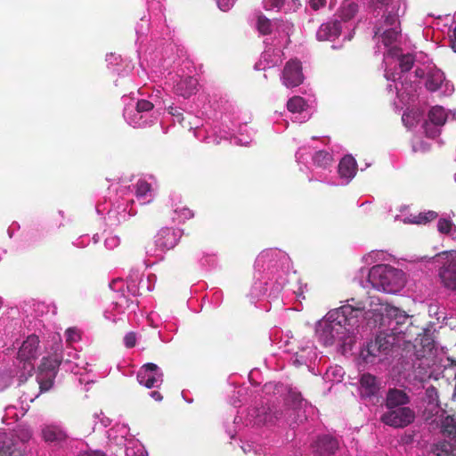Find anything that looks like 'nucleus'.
I'll return each instance as SVG.
<instances>
[{
  "label": "nucleus",
  "instance_id": "obj_31",
  "mask_svg": "<svg viewBox=\"0 0 456 456\" xmlns=\"http://www.w3.org/2000/svg\"><path fill=\"white\" fill-rule=\"evenodd\" d=\"M305 101L301 96H293L287 102V109L293 113H300L305 110Z\"/></svg>",
  "mask_w": 456,
  "mask_h": 456
},
{
  "label": "nucleus",
  "instance_id": "obj_14",
  "mask_svg": "<svg viewBox=\"0 0 456 456\" xmlns=\"http://www.w3.org/2000/svg\"><path fill=\"white\" fill-rule=\"evenodd\" d=\"M39 338L36 335H30L22 343L18 352V359L23 362L24 364H29L30 368L33 369V365L30 363L32 360L37 359L38 353Z\"/></svg>",
  "mask_w": 456,
  "mask_h": 456
},
{
  "label": "nucleus",
  "instance_id": "obj_21",
  "mask_svg": "<svg viewBox=\"0 0 456 456\" xmlns=\"http://www.w3.org/2000/svg\"><path fill=\"white\" fill-rule=\"evenodd\" d=\"M356 173V162L353 157H344L338 164V174L341 177L350 179Z\"/></svg>",
  "mask_w": 456,
  "mask_h": 456
},
{
  "label": "nucleus",
  "instance_id": "obj_17",
  "mask_svg": "<svg viewBox=\"0 0 456 456\" xmlns=\"http://www.w3.org/2000/svg\"><path fill=\"white\" fill-rule=\"evenodd\" d=\"M379 391V384L375 376L364 373L360 379V393L363 398H371Z\"/></svg>",
  "mask_w": 456,
  "mask_h": 456
},
{
  "label": "nucleus",
  "instance_id": "obj_27",
  "mask_svg": "<svg viewBox=\"0 0 456 456\" xmlns=\"http://www.w3.org/2000/svg\"><path fill=\"white\" fill-rule=\"evenodd\" d=\"M441 431L451 438L456 437V417L448 415L442 421Z\"/></svg>",
  "mask_w": 456,
  "mask_h": 456
},
{
  "label": "nucleus",
  "instance_id": "obj_13",
  "mask_svg": "<svg viewBox=\"0 0 456 456\" xmlns=\"http://www.w3.org/2000/svg\"><path fill=\"white\" fill-rule=\"evenodd\" d=\"M181 237V230L165 227L155 236V244L162 251L169 250L176 246Z\"/></svg>",
  "mask_w": 456,
  "mask_h": 456
},
{
  "label": "nucleus",
  "instance_id": "obj_34",
  "mask_svg": "<svg viewBox=\"0 0 456 456\" xmlns=\"http://www.w3.org/2000/svg\"><path fill=\"white\" fill-rule=\"evenodd\" d=\"M257 29L262 35H270L273 31L272 22L264 15L257 18Z\"/></svg>",
  "mask_w": 456,
  "mask_h": 456
},
{
  "label": "nucleus",
  "instance_id": "obj_19",
  "mask_svg": "<svg viewBox=\"0 0 456 456\" xmlns=\"http://www.w3.org/2000/svg\"><path fill=\"white\" fill-rule=\"evenodd\" d=\"M198 80L193 77L181 78L175 86V93L183 98H189L197 91Z\"/></svg>",
  "mask_w": 456,
  "mask_h": 456
},
{
  "label": "nucleus",
  "instance_id": "obj_44",
  "mask_svg": "<svg viewBox=\"0 0 456 456\" xmlns=\"http://www.w3.org/2000/svg\"><path fill=\"white\" fill-rule=\"evenodd\" d=\"M289 399L293 403L294 406L300 404L303 401L302 395L300 393L293 391L289 392Z\"/></svg>",
  "mask_w": 456,
  "mask_h": 456
},
{
  "label": "nucleus",
  "instance_id": "obj_8",
  "mask_svg": "<svg viewBox=\"0 0 456 456\" xmlns=\"http://www.w3.org/2000/svg\"><path fill=\"white\" fill-rule=\"evenodd\" d=\"M415 419V412L409 407L389 409L380 417L381 422L395 428H403L411 424Z\"/></svg>",
  "mask_w": 456,
  "mask_h": 456
},
{
  "label": "nucleus",
  "instance_id": "obj_48",
  "mask_svg": "<svg viewBox=\"0 0 456 456\" xmlns=\"http://www.w3.org/2000/svg\"><path fill=\"white\" fill-rule=\"evenodd\" d=\"M151 396L155 399L156 401H161L163 399L162 395L158 391H152L151 393Z\"/></svg>",
  "mask_w": 456,
  "mask_h": 456
},
{
  "label": "nucleus",
  "instance_id": "obj_12",
  "mask_svg": "<svg viewBox=\"0 0 456 456\" xmlns=\"http://www.w3.org/2000/svg\"><path fill=\"white\" fill-rule=\"evenodd\" d=\"M254 411L256 413V424L257 425L273 426L283 417L282 409L274 404L262 406Z\"/></svg>",
  "mask_w": 456,
  "mask_h": 456
},
{
  "label": "nucleus",
  "instance_id": "obj_46",
  "mask_svg": "<svg viewBox=\"0 0 456 456\" xmlns=\"http://www.w3.org/2000/svg\"><path fill=\"white\" fill-rule=\"evenodd\" d=\"M77 338H78V334L77 330L73 328H69L66 330V340L69 343L74 342L77 340Z\"/></svg>",
  "mask_w": 456,
  "mask_h": 456
},
{
  "label": "nucleus",
  "instance_id": "obj_30",
  "mask_svg": "<svg viewBox=\"0 0 456 456\" xmlns=\"http://www.w3.org/2000/svg\"><path fill=\"white\" fill-rule=\"evenodd\" d=\"M383 18H384V24L387 26V27H390V28H393V27H399L400 25V21H399V19H398V14H397V8L396 6H391L390 10H385V13L383 15Z\"/></svg>",
  "mask_w": 456,
  "mask_h": 456
},
{
  "label": "nucleus",
  "instance_id": "obj_43",
  "mask_svg": "<svg viewBox=\"0 0 456 456\" xmlns=\"http://www.w3.org/2000/svg\"><path fill=\"white\" fill-rule=\"evenodd\" d=\"M78 456H106V453L102 450L87 449L85 451H81Z\"/></svg>",
  "mask_w": 456,
  "mask_h": 456
},
{
  "label": "nucleus",
  "instance_id": "obj_36",
  "mask_svg": "<svg viewBox=\"0 0 456 456\" xmlns=\"http://www.w3.org/2000/svg\"><path fill=\"white\" fill-rule=\"evenodd\" d=\"M391 6H395L393 4V0H370V7L374 12H377L378 10H381L383 8L388 10L389 8H391Z\"/></svg>",
  "mask_w": 456,
  "mask_h": 456
},
{
  "label": "nucleus",
  "instance_id": "obj_20",
  "mask_svg": "<svg viewBox=\"0 0 456 456\" xmlns=\"http://www.w3.org/2000/svg\"><path fill=\"white\" fill-rule=\"evenodd\" d=\"M340 33V21L333 20L321 25L317 31V37L321 41L331 40L338 37Z\"/></svg>",
  "mask_w": 456,
  "mask_h": 456
},
{
  "label": "nucleus",
  "instance_id": "obj_42",
  "mask_svg": "<svg viewBox=\"0 0 456 456\" xmlns=\"http://www.w3.org/2000/svg\"><path fill=\"white\" fill-rule=\"evenodd\" d=\"M285 0H265V6L267 10L280 8Z\"/></svg>",
  "mask_w": 456,
  "mask_h": 456
},
{
  "label": "nucleus",
  "instance_id": "obj_10",
  "mask_svg": "<svg viewBox=\"0 0 456 456\" xmlns=\"http://www.w3.org/2000/svg\"><path fill=\"white\" fill-rule=\"evenodd\" d=\"M138 382L147 388L159 387L163 381V373L157 364L149 362L144 364L137 373Z\"/></svg>",
  "mask_w": 456,
  "mask_h": 456
},
{
  "label": "nucleus",
  "instance_id": "obj_50",
  "mask_svg": "<svg viewBox=\"0 0 456 456\" xmlns=\"http://www.w3.org/2000/svg\"><path fill=\"white\" fill-rule=\"evenodd\" d=\"M415 73H416L417 76L420 77L423 74V70L422 69H416Z\"/></svg>",
  "mask_w": 456,
  "mask_h": 456
},
{
  "label": "nucleus",
  "instance_id": "obj_7",
  "mask_svg": "<svg viewBox=\"0 0 456 456\" xmlns=\"http://www.w3.org/2000/svg\"><path fill=\"white\" fill-rule=\"evenodd\" d=\"M437 261L442 264L439 269L442 283L445 288L456 290V252H444Z\"/></svg>",
  "mask_w": 456,
  "mask_h": 456
},
{
  "label": "nucleus",
  "instance_id": "obj_11",
  "mask_svg": "<svg viewBox=\"0 0 456 456\" xmlns=\"http://www.w3.org/2000/svg\"><path fill=\"white\" fill-rule=\"evenodd\" d=\"M302 64L298 60L288 61L282 71V83L288 88L300 86L304 81Z\"/></svg>",
  "mask_w": 456,
  "mask_h": 456
},
{
  "label": "nucleus",
  "instance_id": "obj_28",
  "mask_svg": "<svg viewBox=\"0 0 456 456\" xmlns=\"http://www.w3.org/2000/svg\"><path fill=\"white\" fill-rule=\"evenodd\" d=\"M426 398L428 400V405L430 407V411H438L439 405V395L437 389L431 386L426 389Z\"/></svg>",
  "mask_w": 456,
  "mask_h": 456
},
{
  "label": "nucleus",
  "instance_id": "obj_49",
  "mask_svg": "<svg viewBox=\"0 0 456 456\" xmlns=\"http://www.w3.org/2000/svg\"><path fill=\"white\" fill-rule=\"evenodd\" d=\"M409 118H410V114H406V113H404V114L403 115V117H402V120H403V122L407 126H410V125H409V123H408V122H409V119H408Z\"/></svg>",
  "mask_w": 456,
  "mask_h": 456
},
{
  "label": "nucleus",
  "instance_id": "obj_32",
  "mask_svg": "<svg viewBox=\"0 0 456 456\" xmlns=\"http://www.w3.org/2000/svg\"><path fill=\"white\" fill-rule=\"evenodd\" d=\"M313 161L317 167H326L332 162V157L325 151H319L314 155Z\"/></svg>",
  "mask_w": 456,
  "mask_h": 456
},
{
  "label": "nucleus",
  "instance_id": "obj_9",
  "mask_svg": "<svg viewBox=\"0 0 456 456\" xmlns=\"http://www.w3.org/2000/svg\"><path fill=\"white\" fill-rule=\"evenodd\" d=\"M428 120L424 123V129L427 136L436 138L440 134V127L447 119V113L441 106H435L428 111Z\"/></svg>",
  "mask_w": 456,
  "mask_h": 456
},
{
  "label": "nucleus",
  "instance_id": "obj_16",
  "mask_svg": "<svg viewBox=\"0 0 456 456\" xmlns=\"http://www.w3.org/2000/svg\"><path fill=\"white\" fill-rule=\"evenodd\" d=\"M410 403V396L404 390L389 388L386 395V406L387 409L404 407Z\"/></svg>",
  "mask_w": 456,
  "mask_h": 456
},
{
  "label": "nucleus",
  "instance_id": "obj_6",
  "mask_svg": "<svg viewBox=\"0 0 456 456\" xmlns=\"http://www.w3.org/2000/svg\"><path fill=\"white\" fill-rule=\"evenodd\" d=\"M395 343V338L393 336L381 331L374 340L367 344L366 350L362 352V356L366 362H374L377 358L381 361L382 356L388 354Z\"/></svg>",
  "mask_w": 456,
  "mask_h": 456
},
{
  "label": "nucleus",
  "instance_id": "obj_22",
  "mask_svg": "<svg viewBox=\"0 0 456 456\" xmlns=\"http://www.w3.org/2000/svg\"><path fill=\"white\" fill-rule=\"evenodd\" d=\"M445 79L444 74L440 69H434L428 72L426 79V88L430 92H436L440 89Z\"/></svg>",
  "mask_w": 456,
  "mask_h": 456
},
{
  "label": "nucleus",
  "instance_id": "obj_25",
  "mask_svg": "<svg viewBox=\"0 0 456 456\" xmlns=\"http://www.w3.org/2000/svg\"><path fill=\"white\" fill-rule=\"evenodd\" d=\"M358 4L351 0H345L339 8V17L342 20L347 21L358 12Z\"/></svg>",
  "mask_w": 456,
  "mask_h": 456
},
{
  "label": "nucleus",
  "instance_id": "obj_47",
  "mask_svg": "<svg viewBox=\"0 0 456 456\" xmlns=\"http://www.w3.org/2000/svg\"><path fill=\"white\" fill-rule=\"evenodd\" d=\"M326 0H311L310 5L314 10H319L326 5Z\"/></svg>",
  "mask_w": 456,
  "mask_h": 456
},
{
  "label": "nucleus",
  "instance_id": "obj_15",
  "mask_svg": "<svg viewBox=\"0 0 456 456\" xmlns=\"http://www.w3.org/2000/svg\"><path fill=\"white\" fill-rule=\"evenodd\" d=\"M41 436L45 443L55 445H61L69 439L67 431L55 424L44 425L41 428Z\"/></svg>",
  "mask_w": 456,
  "mask_h": 456
},
{
  "label": "nucleus",
  "instance_id": "obj_39",
  "mask_svg": "<svg viewBox=\"0 0 456 456\" xmlns=\"http://www.w3.org/2000/svg\"><path fill=\"white\" fill-rule=\"evenodd\" d=\"M167 111L168 113L173 116L174 118H175L177 119V121L182 125L183 124V112H182V109L181 108H178V107H175V106H173V105H170L167 107Z\"/></svg>",
  "mask_w": 456,
  "mask_h": 456
},
{
  "label": "nucleus",
  "instance_id": "obj_29",
  "mask_svg": "<svg viewBox=\"0 0 456 456\" xmlns=\"http://www.w3.org/2000/svg\"><path fill=\"white\" fill-rule=\"evenodd\" d=\"M419 345L421 350L418 351L419 357H425L427 354H429L435 348V341L428 334H424L419 339Z\"/></svg>",
  "mask_w": 456,
  "mask_h": 456
},
{
  "label": "nucleus",
  "instance_id": "obj_2",
  "mask_svg": "<svg viewBox=\"0 0 456 456\" xmlns=\"http://www.w3.org/2000/svg\"><path fill=\"white\" fill-rule=\"evenodd\" d=\"M368 281L374 289L391 294L399 292L406 282L402 270L387 265L372 266L369 271Z\"/></svg>",
  "mask_w": 456,
  "mask_h": 456
},
{
  "label": "nucleus",
  "instance_id": "obj_1",
  "mask_svg": "<svg viewBox=\"0 0 456 456\" xmlns=\"http://www.w3.org/2000/svg\"><path fill=\"white\" fill-rule=\"evenodd\" d=\"M364 308L362 302H357L355 306L345 305L330 312L327 319L316 330L319 340L325 346H331L336 339H342L350 328L358 326Z\"/></svg>",
  "mask_w": 456,
  "mask_h": 456
},
{
  "label": "nucleus",
  "instance_id": "obj_40",
  "mask_svg": "<svg viewBox=\"0 0 456 456\" xmlns=\"http://www.w3.org/2000/svg\"><path fill=\"white\" fill-rule=\"evenodd\" d=\"M153 107V103L147 100H139L136 103V110L138 112L150 111Z\"/></svg>",
  "mask_w": 456,
  "mask_h": 456
},
{
  "label": "nucleus",
  "instance_id": "obj_38",
  "mask_svg": "<svg viewBox=\"0 0 456 456\" xmlns=\"http://www.w3.org/2000/svg\"><path fill=\"white\" fill-rule=\"evenodd\" d=\"M175 213L183 222H184L186 219L193 217L194 216L192 210L184 206L176 207L175 209Z\"/></svg>",
  "mask_w": 456,
  "mask_h": 456
},
{
  "label": "nucleus",
  "instance_id": "obj_18",
  "mask_svg": "<svg viewBox=\"0 0 456 456\" xmlns=\"http://www.w3.org/2000/svg\"><path fill=\"white\" fill-rule=\"evenodd\" d=\"M338 448V443L337 439L330 436L319 437L314 444V452L320 456H330L336 452Z\"/></svg>",
  "mask_w": 456,
  "mask_h": 456
},
{
  "label": "nucleus",
  "instance_id": "obj_5",
  "mask_svg": "<svg viewBox=\"0 0 456 456\" xmlns=\"http://www.w3.org/2000/svg\"><path fill=\"white\" fill-rule=\"evenodd\" d=\"M380 323L381 327H387L388 335L395 336L404 334L407 330L409 315L403 310L390 305L380 304Z\"/></svg>",
  "mask_w": 456,
  "mask_h": 456
},
{
  "label": "nucleus",
  "instance_id": "obj_23",
  "mask_svg": "<svg viewBox=\"0 0 456 456\" xmlns=\"http://www.w3.org/2000/svg\"><path fill=\"white\" fill-rule=\"evenodd\" d=\"M431 456H456V447L447 441L438 442L432 446Z\"/></svg>",
  "mask_w": 456,
  "mask_h": 456
},
{
  "label": "nucleus",
  "instance_id": "obj_26",
  "mask_svg": "<svg viewBox=\"0 0 456 456\" xmlns=\"http://www.w3.org/2000/svg\"><path fill=\"white\" fill-rule=\"evenodd\" d=\"M438 216V214L436 211L429 210L427 212H421L418 215H410L409 223L416 224H426L433 220H435Z\"/></svg>",
  "mask_w": 456,
  "mask_h": 456
},
{
  "label": "nucleus",
  "instance_id": "obj_41",
  "mask_svg": "<svg viewBox=\"0 0 456 456\" xmlns=\"http://www.w3.org/2000/svg\"><path fill=\"white\" fill-rule=\"evenodd\" d=\"M137 337L133 331L128 332L124 337V344L126 348H133L136 345Z\"/></svg>",
  "mask_w": 456,
  "mask_h": 456
},
{
  "label": "nucleus",
  "instance_id": "obj_4",
  "mask_svg": "<svg viewBox=\"0 0 456 456\" xmlns=\"http://www.w3.org/2000/svg\"><path fill=\"white\" fill-rule=\"evenodd\" d=\"M31 436V431L25 428H17L10 434H0V456H22Z\"/></svg>",
  "mask_w": 456,
  "mask_h": 456
},
{
  "label": "nucleus",
  "instance_id": "obj_45",
  "mask_svg": "<svg viewBox=\"0 0 456 456\" xmlns=\"http://www.w3.org/2000/svg\"><path fill=\"white\" fill-rule=\"evenodd\" d=\"M235 0H217V4L223 12L230 10Z\"/></svg>",
  "mask_w": 456,
  "mask_h": 456
},
{
  "label": "nucleus",
  "instance_id": "obj_24",
  "mask_svg": "<svg viewBox=\"0 0 456 456\" xmlns=\"http://www.w3.org/2000/svg\"><path fill=\"white\" fill-rule=\"evenodd\" d=\"M381 28H378L375 31V36L380 34L381 41L386 46H389L395 43L401 34V29L398 27L389 28L383 32H381Z\"/></svg>",
  "mask_w": 456,
  "mask_h": 456
},
{
  "label": "nucleus",
  "instance_id": "obj_35",
  "mask_svg": "<svg viewBox=\"0 0 456 456\" xmlns=\"http://www.w3.org/2000/svg\"><path fill=\"white\" fill-rule=\"evenodd\" d=\"M151 191V185L145 180H138L135 183V195L138 198L145 197Z\"/></svg>",
  "mask_w": 456,
  "mask_h": 456
},
{
  "label": "nucleus",
  "instance_id": "obj_37",
  "mask_svg": "<svg viewBox=\"0 0 456 456\" xmlns=\"http://www.w3.org/2000/svg\"><path fill=\"white\" fill-rule=\"evenodd\" d=\"M453 228V224L451 220L446 218L439 219L437 223V230L444 234H449Z\"/></svg>",
  "mask_w": 456,
  "mask_h": 456
},
{
  "label": "nucleus",
  "instance_id": "obj_3",
  "mask_svg": "<svg viewBox=\"0 0 456 456\" xmlns=\"http://www.w3.org/2000/svg\"><path fill=\"white\" fill-rule=\"evenodd\" d=\"M61 361V346L59 345L53 355L43 357L37 374L38 392L32 393L31 395L33 396L28 398L30 402L37 398L40 394L48 392L53 387Z\"/></svg>",
  "mask_w": 456,
  "mask_h": 456
},
{
  "label": "nucleus",
  "instance_id": "obj_33",
  "mask_svg": "<svg viewBox=\"0 0 456 456\" xmlns=\"http://www.w3.org/2000/svg\"><path fill=\"white\" fill-rule=\"evenodd\" d=\"M415 62V56L411 53L402 54L399 57V67L402 72L410 71Z\"/></svg>",
  "mask_w": 456,
  "mask_h": 456
}]
</instances>
